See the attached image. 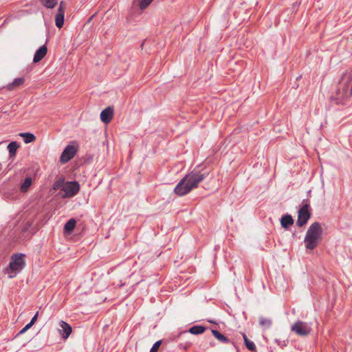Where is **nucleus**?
<instances>
[{
    "instance_id": "ddd939ff",
    "label": "nucleus",
    "mask_w": 352,
    "mask_h": 352,
    "mask_svg": "<svg viewBox=\"0 0 352 352\" xmlns=\"http://www.w3.org/2000/svg\"><path fill=\"white\" fill-rule=\"evenodd\" d=\"M293 224L294 219L292 215L286 214L281 217L280 225L283 228L287 230L289 229V226H292Z\"/></svg>"
},
{
    "instance_id": "dca6fc26",
    "label": "nucleus",
    "mask_w": 352,
    "mask_h": 352,
    "mask_svg": "<svg viewBox=\"0 0 352 352\" xmlns=\"http://www.w3.org/2000/svg\"><path fill=\"white\" fill-rule=\"evenodd\" d=\"M76 224V221L75 219H70L64 226V230L65 232L70 234L74 229Z\"/></svg>"
},
{
    "instance_id": "20e7f679",
    "label": "nucleus",
    "mask_w": 352,
    "mask_h": 352,
    "mask_svg": "<svg viewBox=\"0 0 352 352\" xmlns=\"http://www.w3.org/2000/svg\"><path fill=\"white\" fill-rule=\"evenodd\" d=\"M23 256V254H16L12 256L9 266L6 270L10 278L15 277L25 267Z\"/></svg>"
},
{
    "instance_id": "bb28decb",
    "label": "nucleus",
    "mask_w": 352,
    "mask_h": 352,
    "mask_svg": "<svg viewBox=\"0 0 352 352\" xmlns=\"http://www.w3.org/2000/svg\"><path fill=\"white\" fill-rule=\"evenodd\" d=\"M32 326L28 323L23 329H21V331L19 332V335L23 334L25 332H26Z\"/></svg>"
},
{
    "instance_id": "7ed1b4c3",
    "label": "nucleus",
    "mask_w": 352,
    "mask_h": 352,
    "mask_svg": "<svg viewBox=\"0 0 352 352\" xmlns=\"http://www.w3.org/2000/svg\"><path fill=\"white\" fill-rule=\"evenodd\" d=\"M322 235V228L319 222H314L309 227L304 242L308 250H314L318 245Z\"/></svg>"
},
{
    "instance_id": "4be33fe9",
    "label": "nucleus",
    "mask_w": 352,
    "mask_h": 352,
    "mask_svg": "<svg viewBox=\"0 0 352 352\" xmlns=\"http://www.w3.org/2000/svg\"><path fill=\"white\" fill-rule=\"evenodd\" d=\"M259 324L265 329H268L272 325V320L270 318H265L263 317L259 318Z\"/></svg>"
},
{
    "instance_id": "2eb2a0df",
    "label": "nucleus",
    "mask_w": 352,
    "mask_h": 352,
    "mask_svg": "<svg viewBox=\"0 0 352 352\" xmlns=\"http://www.w3.org/2000/svg\"><path fill=\"white\" fill-rule=\"evenodd\" d=\"M24 82H25L24 78H16L14 79L12 82L10 83L7 85V89L10 91L12 90L14 87H20V86L23 85Z\"/></svg>"
},
{
    "instance_id": "aec40b11",
    "label": "nucleus",
    "mask_w": 352,
    "mask_h": 352,
    "mask_svg": "<svg viewBox=\"0 0 352 352\" xmlns=\"http://www.w3.org/2000/svg\"><path fill=\"white\" fill-rule=\"evenodd\" d=\"M40 2L47 8L52 9L57 4V0H39Z\"/></svg>"
},
{
    "instance_id": "1a4fd4ad",
    "label": "nucleus",
    "mask_w": 352,
    "mask_h": 352,
    "mask_svg": "<svg viewBox=\"0 0 352 352\" xmlns=\"http://www.w3.org/2000/svg\"><path fill=\"white\" fill-rule=\"evenodd\" d=\"M65 10L63 8V1H61L55 16V23L57 28H61L64 25Z\"/></svg>"
},
{
    "instance_id": "4468645a",
    "label": "nucleus",
    "mask_w": 352,
    "mask_h": 352,
    "mask_svg": "<svg viewBox=\"0 0 352 352\" xmlns=\"http://www.w3.org/2000/svg\"><path fill=\"white\" fill-rule=\"evenodd\" d=\"M206 328L202 325H195L191 327L188 332L192 335H199L203 333L206 331Z\"/></svg>"
},
{
    "instance_id": "6ab92c4d",
    "label": "nucleus",
    "mask_w": 352,
    "mask_h": 352,
    "mask_svg": "<svg viewBox=\"0 0 352 352\" xmlns=\"http://www.w3.org/2000/svg\"><path fill=\"white\" fill-rule=\"evenodd\" d=\"M20 136L23 138L24 142L26 144L31 143L36 140V136L31 133H22Z\"/></svg>"
},
{
    "instance_id": "f257e3e1",
    "label": "nucleus",
    "mask_w": 352,
    "mask_h": 352,
    "mask_svg": "<svg viewBox=\"0 0 352 352\" xmlns=\"http://www.w3.org/2000/svg\"><path fill=\"white\" fill-rule=\"evenodd\" d=\"M208 175L207 173H201L195 168L186 174L176 185L174 192L179 196H184L197 188L199 184Z\"/></svg>"
},
{
    "instance_id": "6e6552de",
    "label": "nucleus",
    "mask_w": 352,
    "mask_h": 352,
    "mask_svg": "<svg viewBox=\"0 0 352 352\" xmlns=\"http://www.w3.org/2000/svg\"><path fill=\"white\" fill-rule=\"evenodd\" d=\"M77 152V149L74 146L68 145L63 151L60 161L63 164L68 162L72 160Z\"/></svg>"
},
{
    "instance_id": "412c9836",
    "label": "nucleus",
    "mask_w": 352,
    "mask_h": 352,
    "mask_svg": "<svg viewBox=\"0 0 352 352\" xmlns=\"http://www.w3.org/2000/svg\"><path fill=\"white\" fill-rule=\"evenodd\" d=\"M32 181L31 177H26L21 186V190L22 192L27 191L30 186L32 185Z\"/></svg>"
},
{
    "instance_id": "cd10ccee",
    "label": "nucleus",
    "mask_w": 352,
    "mask_h": 352,
    "mask_svg": "<svg viewBox=\"0 0 352 352\" xmlns=\"http://www.w3.org/2000/svg\"><path fill=\"white\" fill-rule=\"evenodd\" d=\"M37 316H38V313H36L33 317L31 319L30 322H29V324L32 326L34 322H36V319H37Z\"/></svg>"
},
{
    "instance_id": "39448f33",
    "label": "nucleus",
    "mask_w": 352,
    "mask_h": 352,
    "mask_svg": "<svg viewBox=\"0 0 352 352\" xmlns=\"http://www.w3.org/2000/svg\"><path fill=\"white\" fill-rule=\"evenodd\" d=\"M302 206L298 212L297 226L302 227L309 220L311 217V213L309 211V204L308 201L304 199L302 201Z\"/></svg>"
},
{
    "instance_id": "f8f14e48",
    "label": "nucleus",
    "mask_w": 352,
    "mask_h": 352,
    "mask_svg": "<svg viewBox=\"0 0 352 352\" xmlns=\"http://www.w3.org/2000/svg\"><path fill=\"white\" fill-rule=\"evenodd\" d=\"M47 52V49L45 45H43L41 47H40L35 52V54L33 58V62L36 63L41 60L46 55Z\"/></svg>"
},
{
    "instance_id": "5701e85b",
    "label": "nucleus",
    "mask_w": 352,
    "mask_h": 352,
    "mask_svg": "<svg viewBox=\"0 0 352 352\" xmlns=\"http://www.w3.org/2000/svg\"><path fill=\"white\" fill-rule=\"evenodd\" d=\"M19 148V144L16 142H11L8 145L9 153L11 155H14Z\"/></svg>"
},
{
    "instance_id": "f3484780",
    "label": "nucleus",
    "mask_w": 352,
    "mask_h": 352,
    "mask_svg": "<svg viewBox=\"0 0 352 352\" xmlns=\"http://www.w3.org/2000/svg\"><path fill=\"white\" fill-rule=\"evenodd\" d=\"M212 333L213 336L215 338H217L219 341H220L221 342H222V343H228L229 342V339L226 336H225L224 335L221 333L219 331H218L217 330L212 329Z\"/></svg>"
},
{
    "instance_id": "423d86ee",
    "label": "nucleus",
    "mask_w": 352,
    "mask_h": 352,
    "mask_svg": "<svg viewBox=\"0 0 352 352\" xmlns=\"http://www.w3.org/2000/svg\"><path fill=\"white\" fill-rule=\"evenodd\" d=\"M80 190V185L78 182H67L62 188L61 197L67 198L75 196Z\"/></svg>"
},
{
    "instance_id": "9d476101",
    "label": "nucleus",
    "mask_w": 352,
    "mask_h": 352,
    "mask_svg": "<svg viewBox=\"0 0 352 352\" xmlns=\"http://www.w3.org/2000/svg\"><path fill=\"white\" fill-rule=\"evenodd\" d=\"M113 116V109L111 107H108L103 109L100 113V119L104 124L109 123Z\"/></svg>"
},
{
    "instance_id": "a211bd4d",
    "label": "nucleus",
    "mask_w": 352,
    "mask_h": 352,
    "mask_svg": "<svg viewBox=\"0 0 352 352\" xmlns=\"http://www.w3.org/2000/svg\"><path fill=\"white\" fill-rule=\"evenodd\" d=\"M243 338L244 340L245 345L246 348L252 351H256V346L253 341L250 340L246 335L245 333L243 334Z\"/></svg>"
},
{
    "instance_id": "393cba45",
    "label": "nucleus",
    "mask_w": 352,
    "mask_h": 352,
    "mask_svg": "<svg viewBox=\"0 0 352 352\" xmlns=\"http://www.w3.org/2000/svg\"><path fill=\"white\" fill-rule=\"evenodd\" d=\"M153 0H138L140 8L144 10L147 8Z\"/></svg>"
},
{
    "instance_id": "f03ea898",
    "label": "nucleus",
    "mask_w": 352,
    "mask_h": 352,
    "mask_svg": "<svg viewBox=\"0 0 352 352\" xmlns=\"http://www.w3.org/2000/svg\"><path fill=\"white\" fill-rule=\"evenodd\" d=\"M352 94V73L345 72L339 82V88L336 91L337 103H344Z\"/></svg>"
},
{
    "instance_id": "0eeeda50",
    "label": "nucleus",
    "mask_w": 352,
    "mask_h": 352,
    "mask_svg": "<svg viewBox=\"0 0 352 352\" xmlns=\"http://www.w3.org/2000/svg\"><path fill=\"white\" fill-rule=\"evenodd\" d=\"M291 330L296 335L304 337L311 333V327L305 322L297 320L292 325Z\"/></svg>"
},
{
    "instance_id": "b1692460",
    "label": "nucleus",
    "mask_w": 352,
    "mask_h": 352,
    "mask_svg": "<svg viewBox=\"0 0 352 352\" xmlns=\"http://www.w3.org/2000/svg\"><path fill=\"white\" fill-rule=\"evenodd\" d=\"M65 184V179L63 177L59 178L57 179L54 185H53V189L54 190H58L59 189L62 190L63 186Z\"/></svg>"
},
{
    "instance_id": "9b49d317",
    "label": "nucleus",
    "mask_w": 352,
    "mask_h": 352,
    "mask_svg": "<svg viewBox=\"0 0 352 352\" xmlns=\"http://www.w3.org/2000/svg\"><path fill=\"white\" fill-rule=\"evenodd\" d=\"M58 332L63 338L67 339L72 331V327L66 322L61 320L60 322Z\"/></svg>"
},
{
    "instance_id": "a878e982",
    "label": "nucleus",
    "mask_w": 352,
    "mask_h": 352,
    "mask_svg": "<svg viewBox=\"0 0 352 352\" xmlns=\"http://www.w3.org/2000/svg\"><path fill=\"white\" fill-rule=\"evenodd\" d=\"M161 344H162L161 340H158V341L155 342L154 343V344L153 345V346L151 347L150 352H157Z\"/></svg>"
}]
</instances>
